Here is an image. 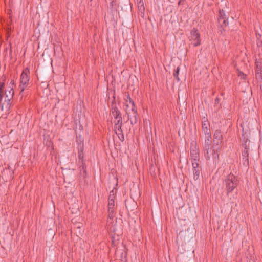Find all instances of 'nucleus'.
Listing matches in <instances>:
<instances>
[{
  "instance_id": "f257e3e1",
  "label": "nucleus",
  "mask_w": 262,
  "mask_h": 262,
  "mask_svg": "<svg viewBox=\"0 0 262 262\" xmlns=\"http://www.w3.org/2000/svg\"><path fill=\"white\" fill-rule=\"evenodd\" d=\"M239 181L237 178L232 173L228 174L223 181V186L226 190L227 195H229L238 185Z\"/></svg>"
},
{
  "instance_id": "f03ea898",
  "label": "nucleus",
  "mask_w": 262,
  "mask_h": 262,
  "mask_svg": "<svg viewBox=\"0 0 262 262\" xmlns=\"http://www.w3.org/2000/svg\"><path fill=\"white\" fill-rule=\"evenodd\" d=\"M228 18V14L226 13L225 8H219L217 16V28L222 34L226 30L229 24Z\"/></svg>"
},
{
  "instance_id": "7ed1b4c3",
  "label": "nucleus",
  "mask_w": 262,
  "mask_h": 262,
  "mask_svg": "<svg viewBox=\"0 0 262 262\" xmlns=\"http://www.w3.org/2000/svg\"><path fill=\"white\" fill-rule=\"evenodd\" d=\"M29 74L30 71L28 68L24 69L21 74L19 85L20 91L19 93V95H21V97H23V92L24 91L27 86L28 85L30 79Z\"/></svg>"
},
{
  "instance_id": "20e7f679",
  "label": "nucleus",
  "mask_w": 262,
  "mask_h": 262,
  "mask_svg": "<svg viewBox=\"0 0 262 262\" xmlns=\"http://www.w3.org/2000/svg\"><path fill=\"white\" fill-rule=\"evenodd\" d=\"M115 195L112 190L108 198V219H113L116 214L115 204Z\"/></svg>"
},
{
  "instance_id": "39448f33",
  "label": "nucleus",
  "mask_w": 262,
  "mask_h": 262,
  "mask_svg": "<svg viewBox=\"0 0 262 262\" xmlns=\"http://www.w3.org/2000/svg\"><path fill=\"white\" fill-rule=\"evenodd\" d=\"M84 139L80 135H79L78 136H77L76 137V142L77 144V149H78V157L79 159V162H80V160H81L82 163V167L84 171H85L84 169V165L83 163V157H84V154H83V150H84Z\"/></svg>"
},
{
  "instance_id": "423d86ee",
  "label": "nucleus",
  "mask_w": 262,
  "mask_h": 262,
  "mask_svg": "<svg viewBox=\"0 0 262 262\" xmlns=\"http://www.w3.org/2000/svg\"><path fill=\"white\" fill-rule=\"evenodd\" d=\"M244 149L242 152V162L243 165L246 167L249 166V142H245L243 145Z\"/></svg>"
},
{
  "instance_id": "0eeeda50",
  "label": "nucleus",
  "mask_w": 262,
  "mask_h": 262,
  "mask_svg": "<svg viewBox=\"0 0 262 262\" xmlns=\"http://www.w3.org/2000/svg\"><path fill=\"white\" fill-rule=\"evenodd\" d=\"M190 41L193 47H197L201 44L200 34L195 28H193L191 31Z\"/></svg>"
},
{
  "instance_id": "6e6552de",
  "label": "nucleus",
  "mask_w": 262,
  "mask_h": 262,
  "mask_svg": "<svg viewBox=\"0 0 262 262\" xmlns=\"http://www.w3.org/2000/svg\"><path fill=\"white\" fill-rule=\"evenodd\" d=\"M110 115L115 118L116 121L122 120L121 114L117 106L115 100L112 102Z\"/></svg>"
},
{
  "instance_id": "1a4fd4ad",
  "label": "nucleus",
  "mask_w": 262,
  "mask_h": 262,
  "mask_svg": "<svg viewBox=\"0 0 262 262\" xmlns=\"http://www.w3.org/2000/svg\"><path fill=\"white\" fill-rule=\"evenodd\" d=\"M122 120H115L114 130L116 134L118 135L120 140L123 141L124 137L122 130Z\"/></svg>"
},
{
  "instance_id": "9d476101",
  "label": "nucleus",
  "mask_w": 262,
  "mask_h": 262,
  "mask_svg": "<svg viewBox=\"0 0 262 262\" xmlns=\"http://www.w3.org/2000/svg\"><path fill=\"white\" fill-rule=\"evenodd\" d=\"M126 114L128 115V120H130L132 125H134L137 123L139 116L136 108L134 110L132 109V111L126 110Z\"/></svg>"
},
{
  "instance_id": "9b49d317",
  "label": "nucleus",
  "mask_w": 262,
  "mask_h": 262,
  "mask_svg": "<svg viewBox=\"0 0 262 262\" xmlns=\"http://www.w3.org/2000/svg\"><path fill=\"white\" fill-rule=\"evenodd\" d=\"M202 132L204 134L205 137H208L211 136V133L210 128V123L205 117H204L202 118Z\"/></svg>"
},
{
  "instance_id": "f8f14e48",
  "label": "nucleus",
  "mask_w": 262,
  "mask_h": 262,
  "mask_svg": "<svg viewBox=\"0 0 262 262\" xmlns=\"http://www.w3.org/2000/svg\"><path fill=\"white\" fill-rule=\"evenodd\" d=\"M190 156L191 157V162H198L199 161V151L196 146H191Z\"/></svg>"
},
{
  "instance_id": "ddd939ff",
  "label": "nucleus",
  "mask_w": 262,
  "mask_h": 262,
  "mask_svg": "<svg viewBox=\"0 0 262 262\" xmlns=\"http://www.w3.org/2000/svg\"><path fill=\"white\" fill-rule=\"evenodd\" d=\"M223 141L221 140H213V153L216 154V157L218 159L219 157V154L222 148V144Z\"/></svg>"
},
{
  "instance_id": "4468645a",
  "label": "nucleus",
  "mask_w": 262,
  "mask_h": 262,
  "mask_svg": "<svg viewBox=\"0 0 262 262\" xmlns=\"http://www.w3.org/2000/svg\"><path fill=\"white\" fill-rule=\"evenodd\" d=\"M192 166V171L193 174V179L195 181L198 180L200 177V173L201 170V167H199L198 162H191Z\"/></svg>"
},
{
  "instance_id": "2eb2a0df",
  "label": "nucleus",
  "mask_w": 262,
  "mask_h": 262,
  "mask_svg": "<svg viewBox=\"0 0 262 262\" xmlns=\"http://www.w3.org/2000/svg\"><path fill=\"white\" fill-rule=\"evenodd\" d=\"M255 76L258 80L262 79V65L260 62H256Z\"/></svg>"
},
{
  "instance_id": "dca6fc26",
  "label": "nucleus",
  "mask_w": 262,
  "mask_h": 262,
  "mask_svg": "<svg viewBox=\"0 0 262 262\" xmlns=\"http://www.w3.org/2000/svg\"><path fill=\"white\" fill-rule=\"evenodd\" d=\"M5 78H2V80H0V106L1 108L3 110L4 104L2 103V98L4 94V91L5 88Z\"/></svg>"
},
{
  "instance_id": "f3484780",
  "label": "nucleus",
  "mask_w": 262,
  "mask_h": 262,
  "mask_svg": "<svg viewBox=\"0 0 262 262\" xmlns=\"http://www.w3.org/2000/svg\"><path fill=\"white\" fill-rule=\"evenodd\" d=\"M12 174L13 172L11 171L9 169H6L4 170L3 172H2L3 179L6 182L10 180L12 178Z\"/></svg>"
},
{
  "instance_id": "a211bd4d",
  "label": "nucleus",
  "mask_w": 262,
  "mask_h": 262,
  "mask_svg": "<svg viewBox=\"0 0 262 262\" xmlns=\"http://www.w3.org/2000/svg\"><path fill=\"white\" fill-rule=\"evenodd\" d=\"M213 140L223 141V137L222 132L220 130H216L213 134Z\"/></svg>"
},
{
  "instance_id": "6ab92c4d",
  "label": "nucleus",
  "mask_w": 262,
  "mask_h": 262,
  "mask_svg": "<svg viewBox=\"0 0 262 262\" xmlns=\"http://www.w3.org/2000/svg\"><path fill=\"white\" fill-rule=\"evenodd\" d=\"M211 136L205 137V142L204 144V148H211Z\"/></svg>"
},
{
  "instance_id": "aec40b11",
  "label": "nucleus",
  "mask_w": 262,
  "mask_h": 262,
  "mask_svg": "<svg viewBox=\"0 0 262 262\" xmlns=\"http://www.w3.org/2000/svg\"><path fill=\"white\" fill-rule=\"evenodd\" d=\"M125 110L126 112V110H130V111L133 110H134L136 108L135 103L133 102H128V100H125Z\"/></svg>"
},
{
  "instance_id": "412c9836",
  "label": "nucleus",
  "mask_w": 262,
  "mask_h": 262,
  "mask_svg": "<svg viewBox=\"0 0 262 262\" xmlns=\"http://www.w3.org/2000/svg\"><path fill=\"white\" fill-rule=\"evenodd\" d=\"M14 95V90L13 88H11L10 90L6 91L5 92L6 98L7 100L10 101L11 99L13 97Z\"/></svg>"
},
{
  "instance_id": "4be33fe9",
  "label": "nucleus",
  "mask_w": 262,
  "mask_h": 262,
  "mask_svg": "<svg viewBox=\"0 0 262 262\" xmlns=\"http://www.w3.org/2000/svg\"><path fill=\"white\" fill-rule=\"evenodd\" d=\"M205 152V157L207 160H209L210 158V155L212 154L213 155H215L213 153V150H211V148H204Z\"/></svg>"
},
{
  "instance_id": "5701e85b",
  "label": "nucleus",
  "mask_w": 262,
  "mask_h": 262,
  "mask_svg": "<svg viewBox=\"0 0 262 262\" xmlns=\"http://www.w3.org/2000/svg\"><path fill=\"white\" fill-rule=\"evenodd\" d=\"M256 38H257V42L256 45L257 47L258 48H260L262 51V37L260 34H257L256 33Z\"/></svg>"
},
{
  "instance_id": "b1692460",
  "label": "nucleus",
  "mask_w": 262,
  "mask_h": 262,
  "mask_svg": "<svg viewBox=\"0 0 262 262\" xmlns=\"http://www.w3.org/2000/svg\"><path fill=\"white\" fill-rule=\"evenodd\" d=\"M137 4L139 10L142 12L144 13L145 10V8L144 6V3L142 0H137Z\"/></svg>"
},
{
  "instance_id": "393cba45",
  "label": "nucleus",
  "mask_w": 262,
  "mask_h": 262,
  "mask_svg": "<svg viewBox=\"0 0 262 262\" xmlns=\"http://www.w3.org/2000/svg\"><path fill=\"white\" fill-rule=\"evenodd\" d=\"M180 67H178L177 68V69L173 73V77L176 78L177 81H180V78L179 77V71H180Z\"/></svg>"
},
{
  "instance_id": "a878e982",
  "label": "nucleus",
  "mask_w": 262,
  "mask_h": 262,
  "mask_svg": "<svg viewBox=\"0 0 262 262\" xmlns=\"http://www.w3.org/2000/svg\"><path fill=\"white\" fill-rule=\"evenodd\" d=\"M78 163H79V165L80 166V167H82V169H80V171H82V170H83V173H86V166L85 165V163L83 162L84 163V169H85V171H84L83 169V167H82V162H81V160H80V162H78Z\"/></svg>"
},
{
  "instance_id": "bb28decb",
  "label": "nucleus",
  "mask_w": 262,
  "mask_h": 262,
  "mask_svg": "<svg viewBox=\"0 0 262 262\" xmlns=\"http://www.w3.org/2000/svg\"><path fill=\"white\" fill-rule=\"evenodd\" d=\"M126 98L125 100H128V102H133V100L131 99L130 95L128 93L126 95Z\"/></svg>"
},
{
  "instance_id": "cd10ccee",
  "label": "nucleus",
  "mask_w": 262,
  "mask_h": 262,
  "mask_svg": "<svg viewBox=\"0 0 262 262\" xmlns=\"http://www.w3.org/2000/svg\"><path fill=\"white\" fill-rule=\"evenodd\" d=\"M82 225V223H78L77 225H75V227H74V228H77L78 229H80Z\"/></svg>"
},
{
  "instance_id": "c85d7f7f",
  "label": "nucleus",
  "mask_w": 262,
  "mask_h": 262,
  "mask_svg": "<svg viewBox=\"0 0 262 262\" xmlns=\"http://www.w3.org/2000/svg\"><path fill=\"white\" fill-rule=\"evenodd\" d=\"M238 76H241V78L245 79L246 75H245L243 72H240L238 74Z\"/></svg>"
},
{
  "instance_id": "c756f323",
  "label": "nucleus",
  "mask_w": 262,
  "mask_h": 262,
  "mask_svg": "<svg viewBox=\"0 0 262 262\" xmlns=\"http://www.w3.org/2000/svg\"><path fill=\"white\" fill-rule=\"evenodd\" d=\"M10 35H11V31L10 30L7 31V37H6V40H8V38L10 37Z\"/></svg>"
},
{
  "instance_id": "7c9ffc66",
  "label": "nucleus",
  "mask_w": 262,
  "mask_h": 262,
  "mask_svg": "<svg viewBox=\"0 0 262 262\" xmlns=\"http://www.w3.org/2000/svg\"><path fill=\"white\" fill-rule=\"evenodd\" d=\"M220 102V99L217 97H216L215 99V105L217 104H219Z\"/></svg>"
},
{
  "instance_id": "2f4dec72",
  "label": "nucleus",
  "mask_w": 262,
  "mask_h": 262,
  "mask_svg": "<svg viewBox=\"0 0 262 262\" xmlns=\"http://www.w3.org/2000/svg\"><path fill=\"white\" fill-rule=\"evenodd\" d=\"M184 1L185 0H179L178 3V5L180 6L182 5V2H184Z\"/></svg>"
},
{
  "instance_id": "473e14b6",
  "label": "nucleus",
  "mask_w": 262,
  "mask_h": 262,
  "mask_svg": "<svg viewBox=\"0 0 262 262\" xmlns=\"http://www.w3.org/2000/svg\"><path fill=\"white\" fill-rule=\"evenodd\" d=\"M9 46L10 48V53L11 54L12 51V49H11V43L10 42H9Z\"/></svg>"
},
{
  "instance_id": "72a5a7b5",
  "label": "nucleus",
  "mask_w": 262,
  "mask_h": 262,
  "mask_svg": "<svg viewBox=\"0 0 262 262\" xmlns=\"http://www.w3.org/2000/svg\"><path fill=\"white\" fill-rule=\"evenodd\" d=\"M10 83H12V84H14V81L13 80H11Z\"/></svg>"
}]
</instances>
